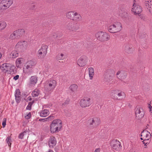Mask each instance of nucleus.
<instances>
[{"instance_id":"nucleus-1","label":"nucleus","mask_w":152,"mask_h":152,"mask_svg":"<svg viewBox=\"0 0 152 152\" xmlns=\"http://www.w3.org/2000/svg\"><path fill=\"white\" fill-rule=\"evenodd\" d=\"M62 126L61 121L59 119L54 120L50 126V131L54 133L60 131Z\"/></svg>"},{"instance_id":"nucleus-2","label":"nucleus","mask_w":152,"mask_h":152,"mask_svg":"<svg viewBox=\"0 0 152 152\" xmlns=\"http://www.w3.org/2000/svg\"><path fill=\"white\" fill-rule=\"evenodd\" d=\"M36 65L35 62L32 60H28L25 63L23 68L24 72L28 75H31L33 71V68Z\"/></svg>"},{"instance_id":"nucleus-3","label":"nucleus","mask_w":152,"mask_h":152,"mask_svg":"<svg viewBox=\"0 0 152 152\" xmlns=\"http://www.w3.org/2000/svg\"><path fill=\"white\" fill-rule=\"evenodd\" d=\"M95 36L97 39L101 41L105 42L109 40L110 36L107 33L103 31H98L95 34Z\"/></svg>"},{"instance_id":"nucleus-4","label":"nucleus","mask_w":152,"mask_h":152,"mask_svg":"<svg viewBox=\"0 0 152 152\" xmlns=\"http://www.w3.org/2000/svg\"><path fill=\"white\" fill-rule=\"evenodd\" d=\"M122 28L121 24L119 22H117L110 25L108 27V30L110 33H115L119 31Z\"/></svg>"},{"instance_id":"nucleus-5","label":"nucleus","mask_w":152,"mask_h":152,"mask_svg":"<svg viewBox=\"0 0 152 152\" xmlns=\"http://www.w3.org/2000/svg\"><path fill=\"white\" fill-rule=\"evenodd\" d=\"M56 85V82L53 80H50L46 81L45 84L44 88L48 91L53 90Z\"/></svg>"},{"instance_id":"nucleus-6","label":"nucleus","mask_w":152,"mask_h":152,"mask_svg":"<svg viewBox=\"0 0 152 152\" xmlns=\"http://www.w3.org/2000/svg\"><path fill=\"white\" fill-rule=\"evenodd\" d=\"M151 137V134L150 132L146 130H144L141 133V139L143 140V141L145 145L146 146V144H148L149 142V140L150 139ZM145 148L146 146L145 147Z\"/></svg>"},{"instance_id":"nucleus-7","label":"nucleus","mask_w":152,"mask_h":152,"mask_svg":"<svg viewBox=\"0 0 152 152\" xmlns=\"http://www.w3.org/2000/svg\"><path fill=\"white\" fill-rule=\"evenodd\" d=\"M1 66V71L4 72H8L9 73H11L13 72L15 68V66L8 63L3 64Z\"/></svg>"},{"instance_id":"nucleus-8","label":"nucleus","mask_w":152,"mask_h":152,"mask_svg":"<svg viewBox=\"0 0 152 152\" xmlns=\"http://www.w3.org/2000/svg\"><path fill=\"white\" fill-rule=\"evenodd\" d=\"M92 104L91 99L88 97H85L81 99L79 102L80 106L83 108L88 107Z\"/></svg>"},{"instance_id":"nucleus-9","label":"nucleus","mask_w":152,"mask_h":152,"mask_svg":"<svg viewBox=\"0 0 152 152\" xmlns=\"http://www.w3.org/2000/svg\"><path fill=\"white\" fill-rule=\"evenodd\" d=\"M12 4V0H2L0 2V8L2 10L7 9Z\"/></svg>"},{"instance_id":"nucleus-10","label":"nucleus","mask_w":152,"mask_h":152,"mask_svg":"<svg viewBox=\"0 0 152 152\" xmlns=\"http://www.w3.org/2000/svg\"><path fill=\"white\" fill-rule=\"evenodd\" d=\"M135 112L136 116L139 118H142L144 116L145 112L143 107L142 106H137L135 109Z\"/></svg>"},{"instance_id":"nucleus-11","label":"nucleus","mask_w":152,"mask_h":152,"mask_svg":"<svg viewBox=\"0 0 152 152\" xmlns=\"http://www.w3.org/2000/svg\"><path fill=\"white\" fill-rule=\"evenodd\" d=\"M48 46L46 45H42L38 51L39 56L41 58H43L47 53Z\"/></svg>"},{"instance_id":"nucleus-12","label":"nucleus","mask_w":152,"mask_h":152,"mask_svg":"<svg viewBox=\"0 0 152 152\" xmlns=\"http://www.w3.org/2000/svg\"><path fill=\"white\" fill-rule=\"evenodd\" d=\"M90 125H92L94 127H96L100 124L101 121L99 118L95 117L90 118L88 120Z\"/></svg>"},{"instance_id":"nucleus-13","label":"nucleus","mask_w":152,"mask_h":152,"mask_svg":"<svg viewBox=\"0 0 152 152\" xmlns=\"http://www.w3.org/2000/svg\"><path fill=\"white\" fill-rule=\"evenodd\" d=\"M88 61L87 57L86 56H83L78 59L77 64L80 66H83L86 65Z\"/></svg>"},{"instance_id":"nucleus-14","label":"nucleus","mask_w":152,"mask_h":152,"mask_svg":"<svg viewBox=\"0 0 152 152\" xmlns=\"http://www.w3.org/2000/svg\"><path fill=\"white\" fill-rule=\"evenodd\" d=\"M132 11L134 14L140 16L142 10L140 6L137 5L134 3L132 8Z\"/></svg>"},{"instance_id":"nucleus-15","label":"nucleus","mask_w":152,"mask_h":152,"mask_svg":"<svg viewBox=\"0 0 152 152\" xmlns=\"http://www.w3.org/2000/svg\"><path fill=\"white\" fill-rule=\"evenodd\" d=\"M25 62V60L23 58H17L15 61L16 66L17 68H21Z\"/></svg>"},{"instance_id":"nucleus-16","label":"nucleus","mask_w":152,"mask_h":152,"mask_svg":"<svg viewBox=\"0 0 152 152\" xmlns=\"http://www.w3.org/2000/svg\"><path fill=\"white\" fill-rule=\"evenodd\" d=\"M112 143L113 144L111 145L113 149L118 150L121 148L120 142L118 141L114 140L112 141Z\"/></svg>"},{"instance_id":"nucleus-17","label":"nucleus","mask_w":152,"mask_h":152,"mask_svg":"<svg viewBox=\"0 0 152 152\" xmlns=\"http://www.w3.org/2000/svg\"><path fill=\"white\" fill-rule=\"evenodd\" d=\"M127 75L126 72L123 71H118L116 74L118 77L121 80L125 79Z\"/></svg>"},{"instance_id":"nucleus-18","label":"nucleus","mask_w":152,"mask_h":152,"mask_svg":"<svg viewBox=\"0 0 152 152\" xmlns=\"http://www.w3.org/2000/svg\"><path fill=\"white\" fill-rule=\"evenodd\" d=\"M56 138L54 137H50L48 141V144L50 147L51 148H53V146L56 145Z\"/></svg>"},{"instance_id":"nucleus-19","label":"nucleus","mask_w":152,"mask_h":152,"mask_svg":"<svg viewBox=\"0 0 152 152\" xmlns=\"http://www.w3.org/2000/svg\"><path fill=\"white\" fill-rule=\"evenodd\" d=\"M124 50L126 53L130 54L133 52L134 49L131 46L127 45L124 46Z\"/></svg>"},{"instance_id":"nucleus-20","label":"nucleus","mask_w":152,"mask_h":152,"mask_svg":"<svg viewBox=\"0 0 152 152\" xmlns=\"http://www.w3.org/2000/svg\"><path fill=\"white\" fill-rule=\"evenodd\" d=\"M88 74L90 79L92 80L94 75V70L92 67H90L88 68Z\"/></svg>"},{"instance_id":"nucleus-21","label":"nucleus","mask_w":152,"mask_h":152,"mask_svg":"<svg viewBox=\"0 0 152 152\" xmlns=\"http://www.w3.org/2000/svg\"><path fill=\"white\" fill-rule=\"evenodd\" d=\"M49 111L47 109H44L40 113V115L41 117H45L49 114Z\"/></svg>"},{"instance_id":"nucleus-22","label":"nucleus","mask_w":152,"mask_h":152,"mask_svg":"<svg viewBox=\"0 0 152 152\" xmlns=\"http://www.w3.org/2000/svg\"><path fill=\"white\" fill-rule=\"evenodd\" d=\"M82 19V17L81 15L78 13L75 12V15L73 17V19L76 21L81 20Z\"/></svg>"},{"instance_id":"nucleus-23","label":"nucleus","mask_w":152,"mask_h":152,"mask_svg":"<svg viewBox=\"0 0 152 152\" xmlns=\"http://www.w3.org/2000/svg\"><path fill=\"white\" fill-rule=\"evenodd\" d=\"M37 82V77L34 76H31L30 78V83L32 85H34Z\"/></svg>"},{"instance_id":"nucleus-24","label":"nucleus","mask_w":152,"mask_h":152,"mask_svg":"<svg viewBox=\"0 0 152 152\" xmlns=\"http://www.w3.org/2000/svg\"><path fill=\"white\" fill-rule=\"evenodd\" d=\"M10 39H18L19 38V36L18 35V34L15 31L12 34H10Z\"/></svg>"},{"instance_id":"nucleus-25","label":"nucleus","mask_w":152,"mask_h":152,"mask_svg":"<svg viewBox=\"0 0 152 152\" xmlns=\"http://www.w3.org/2000/svg\"><path fill=\"white\" fill-rule=\"evenodd\" d=\"M18 53L17 51L16 50H13L12 51L11 53L10 54V58H15L17 56H18Z\"/></svg>"},{"instance_id":"nucleus-26","label":"nucleus","mask_w":152,"mask_h":152,"mask_svg":"<svg viewBox=\"0 0 152 152\" xmlns=\"http://www.w3.org/2000/svg\"><path fill=\"white\" fill-rule=\"evenodd\" d=\"M7 23L6 22L2 21L0 22V31L4 29L7 26Z\"/></svg>"},{"instance_id":"nucleus-27","label":"nucleus","mask_w":152,"mask_h":152,"mask_svg":"<svg viewBox=\"0 0 152 152\" xmlns=\"http://www.w3.org/2000/svg\"><path fill=\"white\" fill-rule=\"evenodd\" d=\"M15 31L17 33V34H18V35L19 36V38L20 36L23 34L25 32V30L23 29H19Z\"/></svg>"},{"instance_id":"nucleus-28","label":"nucleus","mask_w":152,"mask_h":152,"mask_svg":"<svg viewBox=\"0 0 152 152\" xmlns=\"http://www.w3.org/2000/svg\"><path fill=\"white\" fill-rule=\"evenodd\" d=\"M77 88L78 86L77 85L73 84L70 86L69 89L72 91L75 92L77 90Z\"/></svg>"},{"instance_id":"nucleus-29","label":"nucleus","mask_w":152,"mask_h":152,"mask_svg":"<svg viewBox=\"0 0 152 152\" xmlns=\"http://www.w3.org/2000/svg\"><path fill=\"white\" fill-rule=\"evenodd\" d=\"M75 12V11H70L68 12L66 14L67 17L69 18H73Z\"/></svg>"},{"instance_id":"nucleus-30","label":"nucleus","mask_w":152,"mask_h":152,"mask_svg":"<svg viewBox=\"0 0 152 152\" xmlns=\"http://www.w3.org/2000/svg\"><path fill=\"white\" fill-rule=\"evenodd\" d=\"M39 91L37 89H35L32 93V95L34 97L38 96L39 94Z\"/></svg>"},{"instance_id":"nucleus-31","label":"nucleus","mask_w":152,"mask_h":152,"mask_svg":"<svg viewBox=\"0 0 152 152\" xmlns=\"http://www.w3.org/2000/svg\"><path fill=\"white\" fill-rule=\"evenodd\" d=\"M118 92V90H113L110 93L111 95L112 98L115 99V94H117Z\"/></svg>"},{"instance_id":"nucleus-32","label":"nucleus","mask_w":152,"mask_h":152,"mask_svg":"<svg viewBox=\"0 0 152 152\" xmlns=\"http://www.w3.org/2000/svg\"><path fill=\"white\" fill-rule=\"evenodd\" d=\"M118 96L119 97H121V99H123V98H124L125 97V95L124 92H121V91H120L118 90V92L117 93Z\"/></svg>"},{"instance_id":"nucleus-33","label":"nucleus","mask_w":152,"mask_h":152,"mask_svg":"<svg viewBox=\"0 0 152 152\" xmlns=\"http://www.w3.org/2000/svg\"><path fill=\"white\" fill-rule=\"evenodd\" d=\"M64 56V55L63 53L59 54L56 56V59L58 60H61L63 59Z\"/></svg>"},{"instance_id":"nucleus-34","label":"nucleus","mask_w":152,"mask_h":152,"mask_svg":"<svg viewBox=\"0 0 152 152\" xmlns=\"http://www.w3.org/2000/svg\"><path fill=\"white\" fill-rule=\"evenodd\" d=\"M6 141L8 145L9 146H10L11 145V137H7L6 140Z\"/></svg>"},{"instance_id":"nucleus-35","label":"nucleus","mask_w":152,"mask_h":152,"mask_svg":"<svg viewBox=\"0 0 152 152\" xmlns=\"http://www.w3.org/2000/svg\"><path fill=\"white\" fill-rule=\"evenodd\" d=\"M34 103V101L32 102H30L29 103L28 105L27 106L26 109L28 110H30L31 108V105Z\"/></svg>"},{"instance_id":"nucleus-36","label":"nucleus","mask_w":152,"mask_h":152,"mask_svg":"<svg viewBox=\"0 0 152 152\" xmlns=\"http://www.w3.org/2000/svg\"><path fill=\"white\" fill-rule=\"evenodd\" d=\"M27 133V132L26 131H24L23 132L21 133L19 136L18 137L20 139H22L23 137L26 134V133Z\"/></svg>"},{"instance_id":"nucleus-37","label":"nucleus","mask_w":152,"mask_h":152,"mask_svg":"<svg viewBox=\"0 0 152 152\" xmlns=\"http://www.w3.org/2000/svg\"><path fill=\"white\" fill-rule=\"evenodd\" d=\"M16 92L15 94V96H20V94L19 90L17 89L16 90Z\"/></svg>"},{"instance_id":"nucleus-38","label":"nucleus","mask_w":152,"mask_h":152,"mask_svg":"<svg viewBox=\"0 0 152 152\" xmlns=\"http://www.w3.org/2000/svg\"><path fill=\"white\" fill-rule=\"evenodd\" d=\"M6 119L5 118H4L2 121V125L3 128H4L6 125Z\"/></svg>"},{"instance_id":"nucleus-39","label":"nucleus","mask_w":152,"mask_h":152,"mask_svg":"<svg viewBox=\"0 0 152 152\" xmlns=\"http://www.w3.org/2000/svg\"><path fill=\"white\" fill-rule=\"evenodd\" d=\"M28 43L26 41H22V46L23 47H27L28 46Z\"/></svg>"},{"instance_id":"nucleus-40","label":"nucleus","mask_w":152,"mask_h":152,"mask_svg":"<svg viewBox=\"0 0 152 152\" xmlns=\"http://www.w3.org/2000/svg\"><path fill=\"white\" fill-rule=\"evenodd\" d=\"M16 47L18 48L19 46H22V41L18 42L16 45Z\"/></svg>"},{"instance_id":"nucleus-41","label":"nucleus","mask_w":152,"mask_h":152,"mask_svg":"<svg viewBox=\"0 0 152 152\" xmlns=\"http://www.w3.org/2000/svg\"><path fill=\"white\" fill-rule=\"evenodd\" d=\"M15 99L16 102L18 103H19L20 100V96H15Z\"/></svg>"},{"instance_id":"nucleus-42","label":"nucleus","mask_w":152,"mask_h":152,"mask_svg":"<svg viewBox=\"0 0 152 152\" xmlns=\"http://www.w3.org/2000/svg\"><path fill=\"white\" fill-rule=\"evenodd\" d=\"M31 116V114L29 113L26 115L25 116V118L26 119H29Z\"/></svg>"},{"instance_id":"nucleus-43","label":"nucleus","mask_w":152,"mask_h":152,"mask_svg":"<svg viewBox=\"0 0 152 152\" xmlns=\"http://www.w3.org/2000/svg\"><path fill=\"white\" fill-rule=\"evenodd\" d=\"M19 77V76L18 75H17L14 77L13 79L15 80H16L18 79Z\"/></svg>"},{"instance_id":"nucleus-44","label":"nucleus","mask_w":152,"mask_h":152,"mask_svg":"<svg viewBox=\"0 0 152 152\" xmlns=\"http://www.w3.org/2000/svg\"><path fill=\"white\" fill-rule=\"evenodd\" d=\"M101 151L100 148H97L95 149L94 152H100Z\"/></svg>"},{"instance_id":"nucleus-45","label":"nucleus","mask_w":152,"mask_h":152,"mask_svg":"<svg viewBox=\"0 0 152 152\" xmlns=\"http://www.w3.org/2000/svg\"><path fill=\"white\" fill-rule=\"evenodd\" d=\"M27 101L31 100V96L28 97L27 99Z\"/></svg>"},{"instance_id":"nucleus-46","label":"nucleus","mask_w":152,"mask_h":152,"mask_svg":"<svg viewBox=\"0 0 152 152\" xmlns=\"http://www.w3.org/2000/svg\"><path fill=\"white\" fill-rule=\"evenodd\" d=\"M77 29H78V28H74L73 27L72 28V29L71 30H72V31H73V30L76 31V30H77Z\"/></svg>"},{"instance_id":"nucleus-47","label":"nucleus","mask_w":152,"mask_h":152,"mask_svg":"<svg viewBox=\"0 0 152 152\" xmlns=\"http://www.w3.org/2000/svg\"><path fill=\"white\" fill-rule=\"evenodd\" d=\"M148 108H149V109L150 110H151V104H148Z\"/></svg>"},{"instance_id":"nucleus-48","label":"nucleus","mask_w":152,"mask_h":152,"mask_svg":"<svg viewBox=\"0 0 152 152\" xmlns=\"http://www.w3.org/2000/svg\"><path fill=\"white\" fill-rule=\"evenodd\" d=\"M146 5H147V4L148 5H149V1H146Z\"/></svg>"},{"instance_id":"nucleus-49","label":"nucleus","mask_w":152,"mask_h":152,"mask_svg":"<svg viewBox=\"0 0 152 152\" xmlns=\"http://www.w3.org/2000/svg\"><path fill=\"white\" fill-rule=\"evenodd\" d=\"M66 104V102H64L62 104V106L63 107L64 106H65Z\"/></svg>"},{"instance_id":"nucleus-50","label":"nucleus","mask_w":152,"mask_h":152,"mask_svg":"<svg viewBox=\"0 0 152 152\" xmlns=\"http://www.w3.org/2000/svg\"><path fill=\"white\" fill-rule=\"evenodd\" d=\"M48 70H47V72H46L45 71H44V73H45V74H47H47H48V73H47V72H48Z\"/></svg>"},{"instance_id":"nucleus-51","label":"nucleus","mask_w":152,"mask_h":152,"mask_svg":"<svg viewBox=\"0 0 152 152\" xmlns=\"http://www.w3.org/2000/svg\"><path fill=\"white\" fill-rule=\"evenodd\" d=\"M48 152H54L53 151L50 150Z\"/></svg>"},{"instance_id":"nucleus-52","label":"nucleus","mask_w":152,"mask_h":152,"mask_svg":"<svg viewBox=\"0 0 152 152\" xmlns=\"http://www.w3.org/2000/svg\"><path fill=\"white\" fill-rule=\"evenodd\" d=\"M53 116H49V117H48V118H52L53 119Z\"/></svg>"}]
</instances>
